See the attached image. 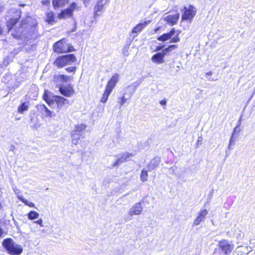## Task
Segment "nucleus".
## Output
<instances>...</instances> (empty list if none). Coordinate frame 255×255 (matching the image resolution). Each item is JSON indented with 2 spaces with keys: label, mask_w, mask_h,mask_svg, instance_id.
Returning <instances> with one entry per match:
<instances>
[{
  "label": "nucleus",
  "mask_w": 255,
  "mask_h": 255,
  "mask_svg": "<svg viewBox=\"0 0 255 255\" xmlns=\"http://www.w3.org/2000/svg\"><path fill=\"white\" fill-rule=\"evenodd\" d=\"M37 21L31 17L27 16L25 20H22L21 23L19 28H16L14 31H12L11 35L14 38H18L22 36H25L24 30L26 29L30 30L27 37L31 39H34L37 37V31L36 26Z\"/></svg>",
  "instance_id": "1"
},
{
  "label": "nucleus",
  "mask_w": 255,
  "mask_h": 255,
  "mask_svg": "<svg viewBox=\"0 0 255 255\" xmlns=\"http://www.w3.org/2000/svg\"><path fill=\"white\" fill-rule=\"evenodd\" d=\"M2 246L11 255H19L23 251L21 246L15 243L11 239L4 240Z\"/></svg>",
  "instance_id": "2"
},
{
  "label": "nucleus",
  "mask_w": 255,
  "mask_h": 255,
  "mask_svg": "<svg viewBox=\"0 0 255 255\" xmlns=\"http://www.w3.org/2000/svg\"><path fill=\"white\" fill-rule=\"evenodd\" d=\"M76 61V58L74 54H68L57 57L54 64L59 68H62L67 65H70Z\"/></svg>",
  "instance_id": "3"
},
{
  "label": "nucleus",
  "mask_w": 255,
  "mask_h": 255,
  "mask_svg": "<svg viewBox=\"0 0 255 255\" xmlns=\"http://www.w3.org/2000/svg\"><path fill=\"white\" fill-rule=\"evenodd\" d=\"M53 48L55 52L59 53H66L74 50V47L67 43L65 39H61L55 43Z\"/></svg>",
  "instance_id": "4"
},
{
  "label": "nucleus",
  "mask_w": 255,
  "mask_h": 255,
  "mask_svg": "<svg viewBox=\"0 0 255 255\" xmlns=\"http://www.w3.org/2000/svg\"><path fill=\"white\" fill-rule=\"evenodd\" d=\"M81 6L78 5L77 3L73 2L66 9L62 10L58 14V18L60 19H66L72 17L73 15V11L79 10Z\"/></svg>",
  "instance_id": "5"
},
{
  "label": "nucleus",
  "mask_w": 255,
  "mask_h": 255,
  "mask_svg": "<svg viewBox=\"0 0 255 255\" xmlns=\"http://www.w3.org/2000/svg\"><path fill=\"white\" fill-rule=\"evenodd\" d=\"M9 14L11 16L9 20L7 22L8 31L12 30V27L16 23L17 20L20 18L21 12L15 8H11L9 11Z\"/></svg>",
  "instance_id": "6"
},
{
  "label": "nucleus",
  "mask_w": 255,
  "mask_h": 255,
  "mask_svg": "<svg viewBox=\"0 0 255 255\" xmlns=\"http://www.w3.org/2000/svg\"><path fill=\"white\" fill-rule=\"evenodd\" d=\"M110 0H97L93 8L94 19L99 16L105 10V6L108 4Z\"/></svg>",
  "instance_id": "7"
},
{
  "label": "nucleus",
  "mask_w": 255,
  "mask_h": 255,
  "mask_svg": "<svg viewBox=\"0 0 255 255\" xmlns=\"http://www.w3.org/2000/svg\"><path fill=\"white\" fill-rule=\"evenodd\" d=\"M196 13V9L192 5H189L188 7L185 6L183 13L182 15V20H189L191 21Z\"/></svg>",
  "instance_id": "8"
},
{
  "label": "nucleus",
  "mask_w": 255,
  "mask_h": 255,
  "mask_svg": "<svg viewBox=\"0 0 255 255\" xmlns=\"http://www.w3.org/2000/svg\"><path fill=\"white\" fill-rule=\"evenodd\" d=\"M218 245L219 248L226 255L230 254L234 248V246L232 243L226 240L219 241Z\"/></svg>",
  "instance_id": "9"
},
{
  "label": "nucleus",
  "mask_w": 255,
  "mask_h": 255,
  "mask_svg": "<svg viewBox=\"0 0 255 255\" xmlns=\"http://www.w3.org/2000/svg\"><path fill=\"white\" fill-rule=\"evenodd\" d=\"M150 23V20L144 21L139 24H137L135 27L133 28L131 33V36L134 38L137 34L140 32L144 27Z\"/></svg>",
  "instance_id": "10"
},
{
  "label": "nucleus",
  "mask_w": 255,
  "mask_h": 255,
  "mask_svg": "<svg viewBox=\"0 0 255 255\" xmlns=\"http://www.w3.org/2000/svg\"><path fill=\"white\" fill-rule=\"evenodd\" d=\"M59 91L62 95L67 97H70L74 94L73 87L71 85L61 86Z\"/></svg>",
  "instance_id": "11"
},
{
  "label": "nucleus",
  "mask_w": 255,
  "mask_h": 255,
  "mask_svg": "<svg viewBox=\"0 0 255 255\" xmlns=\"http://www.w3.org/2000/svg\"><path fill=\"white\" fill-rule=\"evenodd\" d=\"M54 100L57 104L58 111L61 109L64 105L66 104L68 105L69 104V101L62 97L56 96H54Z\"/></svg>",
  "instance_id": "12"
},
{
  "label": "nucleus",
  "mask_w": 255,
  "mask_h": 255,
  "mask_svg": "<svg viewBox=\"0 0 255 255\" xmlns=\"http://www.w3.org/2000/svg\"><path fill=\"white\" fill-rule=\"evenodd\" d=\"M133 156L132 153H130L128 152H124L123 153L120 157L118 158L117 161L115 163L114 166H118L122 163L127 161L128 159L131 157Z\"/></svg>",
  "instance_id": "13"
},
{
  "label": "nucleus",
  "mask_w": 255,
  "mask_h": 255,
  "mask_svg": "<svg viewBox=\"0 0 255 255\" xmlns=\"http://www.w3.org/2000/svg\"><path fill=\"white\" fill-rule=\"evenodd\" d=\"M180 14L176 13L174 15H168L163 17L164 21L171 25L175 24L179 18Z\"/></svg>",
  "instance_id": "14"
},
{
  "label": "nucleus",
  "mask_w": 255,
  "mask_h": 255,
  "mask_svg": "<svg viewBox=\"0 0 255 255\" xmlns=\"http://www.w3.org/2000/svg\"><path fill=\"white\" fill-rule=\"evenodd\" d=\"M165 54H163V52H158L155 54L153 55L151 57L152 61L156 64H160L164 63V57Z\"/></svg>",
  "instance_id": "15"
},
{
  "label": "nucleus",
  "mask_w": 255,
  "mask_h": 255,
  "mask_svg": "<svg viewBox=\"0 0 255 255\" xmlns=\"http://www.w3.org/2000/svg\"><path fill=\"white\" fill-rule=\"evenodd\" d=\"M119 81V75L115 74L108 83L106 89L112 91L114 87Z\"/></svg>",
  "instance_id": "16"
},
{
  "label": "nucleus",
  "mask_w": 255,
  "mask_h": 255,
  "mask_svg": "<svg viewBox=\"0 0 255 255\" xmlns=\"http://www.w3.org/2000/svg\"><path fill=\"white\" fill-rule=\"evenodd\" d=\"M142 210V207L140 203H137L134 205L129 210V214L139 215L141 213Z\"/></svg>",
  "instance_id": "17"
},
{
  "label": "nucleus",
  "mask_w": 255,
  "mask_h": 255,
  "mask_svg": "<svg viewBox=\"0 0 255 255\" xmlns=\"http://www.w3.org/2000/svg\"><path fill=\"white\" fill-rule=\"evenodd\" d=\"M175 30L172 28L170 31L167 33H164L157 38V40L160 41L164 42L171 39L175 34Z\"/></svg>",
  "instance_id": "18"
},
{
  "label": "nucleus",
  "mask_w": 255,
  "mask_h": 255,
  "mask_svg": "<svg viewBox=\"0 0 255 255\" xmlns=\"http://www.w3.org/2000/svg\"><path fill=\"white\" fill-rule=\"evenodd\" d=\"M160 162V157H155L154 158L152 159L148 165V170L149 171H151V170L155 169L158 166Z\"/></svg>",
  "instance_id": "19"
},
{
  "label": "nucleus",
  "mask_w": 255,
  "mask_h": 255,
  "mask_svg": "<svg viewBox=\"0 0 255 255\" xmlns=\"http://www.w3.org/2000/svg\"><path fill=\"white\" fill-rule=\"evenodd\" d=\"M207 214L208 211L206 209H203L201 210V211L198 213V215L195 220V222H197V223H199L204 221Z\"/></svg>",
  "instance_id": "20"
},
{
  "label": "nucleus",
  "mask_w": 255,
  "mask_h": 255,
  "mask_svg": "<svg viewBox=\"0 0 255 255\" xmlns=\"http://www.w3.org/2000/svg\"><path fill=\"white\" fill-rule=\"evenodd\" d=\"M38 108L41 111L44 112L47 117L51 118L56 116V114H54L52 112L48 110V108L44 105H38Z\"/></svg>",
  "instance_id": "21"
},
{
  "label": "nucleus",
  "mask_w": 255,
  "mask_h": 255,
  "mask_svg": "<svg viewBox=\"0 0 255 255\" xmlns=\"http://www.w3.org/2000/svg\"><path fill=\"white\" fill-rule=\"evenodd\" d=\"M86 127L87 126L85 124H77L75 126L74 129L72 131L77 133H79V134H82L83 131H84L86 129Z\"/></svg>",
  "instance_id": "22"
},
{
  "label": "nucleus",
  "mask_w": 255,
  "mask_h": 255,
  "mask_svg": "<svg viewBox=\"0 0 255 255\" xmlns=\"http://www.w3.org/2000/svg\"><path fill=\"white\" fill-rule=\"evenodd\" d=\"M71 134L72 143L75 145H77L78 143L81 134H79V133H77L73 131H71Z\"/></svg>",
  "instance_id": "23"
},
{
  "label": "nucleus",
  "mask_w": 255,
  "mask_h": 255,
  "mask_svg": "<svg viewBox=\"0 0 255 255\" xmlns=\"http://www.w3.org/2000/svg\"><path fill=\"white\" fill-rule=\"evenodd\" d=\"M69 0H53V5L54 7L63 6L68 3Z\"/></svg>",
  "instance_id": "24"
},
{
  "label": "nucleus",
  "mask_w": 255,
  "mask_h": 255,
  "mask_svg": "<svg viewBox=\"0 0 255 255\" xmlns=\"http://www.w3.org/2000/svg\"><path fill=\"white\" fill-rule=\"evenodd\" d=\"M46 21L49 24L54 21V14L52 11L47 12Z\"/></svg>",
  "instance_id": "25"
},
{
  "label": "nucleus",
  "mask_w": 255,
  "mask_h": 255,
  "mask_svg": "<svg viewBox=\"0 0 255 255\" xmlns=\"http://www.w3.org/2000/svg\"><path fill=\"white\" fill-rule=\"evenodd\" d=\"M111 92L112 91L105 89L104 93H103V96L101 99V102L102 103H106L107 101L108 97Z\"/></svg>",
  "instance_id": "26"
},
{
  "label": "nucleus",
  "mask_w": 255,
  "mask_h": 255,
  "mask_svg": "<svg viewBox=\"0 0 255 255\" xmlns=\"http://www.w3.org/2000/svg\"><path fill=\"white\" fill-rule=\"evenodd\" d=\"M29 105L27 103H23L18 108V112L19 113H23L28 110Z\"/></svg>",
  "instance_id": "27"
},
{
  "label": "nucleus",
  "mask_w": 255,
  "mask_h": 255,
  "mask_svg": "<svg viewBox=\"0 0 255 255\" xmlns=\"http://www.w3.org/2000/svg\"><path fill=\"white\" fill-rule=\"evenodd\" d=\"M18 199L24 203L25 205L30 207H34L35 206L33 202L26 200L22 197V196H18Z\"/></svg>",
  "instance_id": "28"
},
{
  "label": "nucleus",
  "mask_w": 255,
  "mask_h": 255,
  "mask_svg": "<svg viewBox=\"0 0 255 255\" xmlns=\"http://www.w3.org/2000/svg\"><path fill=\"white\" fill-rule=\"evenodd\" d=\"M50 93L48 90H45L43 94V99L49 105H50L52 103L50 100Z\"/></svg>",
  "instance_id": "29"
},
{
  "label": "nucleus",
  "mask_w": 255,
  "mask_h": 255,
  "mask_svg": "<svg viewBox=\"0 0 255 255\" xmlns=\"http://www.w3.org/2000/svg\"><path fill=\"white\" fill-rule=\"evenodd\" d=\"M177 48V46L175 45H170L167 48L164 49L162 51L163 52V54L165 55H168L169 52L172 51V50L175 49Z\"/></svg>",
  "instance_id": "30"
},
{
  "label": "nucleus",
  "mask_w": 255,
  "mask_h": 255,
  "mask_svg": "<svg viewBox=\"0 0 255 255\" xmlns=\"http://www.w3.org/2000/svg\"><path fill=\"white\" fill-rule=\"evenodd\" d=\"M57 80H60L63 82H66L70 79V77L64 75H58L55 76Z\"/></svg>",
  "instance_id": "31"
},
{
  "label": "nucleus",
  "mask_w": 255,
  "mask_h": 255,
  "mask_svg": "<svg viewBox=\"0 0 255 255\" xmlns=\"http://www.w3.org/2000/svg\"><path fill=\"white\" fill-rule=\"evenodd\" d=\"M39 214L35 211H31L28 214V217L29 219L33 220L38 218Z\"/></svg>",
  "instance_id": "32"
},
{
  "label": "nucleus",
  "mask_w": 255,
  "mask_h": 255,
  "mask_svg": "<svg viewBox=\"0 0 255 255\" xmlns=\"http://www.w3.org/2000/svg\"><path fill=\"white\" fill-rule=\"evenodd\" d=\"M148 174L146 170H143L140 174V179L142 181H146L147 180Z\"/></svg>",
  "instance_id": "33"
},
{
  "label": "nucleus",
  "mask_w": 255,
  "mask_h": 255,
  "mask_svg": "<svg viewBox=\"0 0 255 255\" xmlns=\"http://www.w3.org/2000/svg\"><path fill=\"white\" fill-rule=\"evenodd\" d=\"M128 47H125L123 49H122V53H123V54L124 55V56L125 57H127L129 55V52L128 51Z\"/></svg>",
  "instance_id": "34"
},
{
  "label": "nucleus",
  "mask_w": 255,
  "mask_h": 255,
  "mask_svg": "<svg viewBox=\"0 0 255 255\" xmlns=\"http://www.w3.org/2000/svg\"><path fill=\"white\" fill-rule=\"evenodd\" d=\"M13 191H14V193L17 195V197L18 198V196H22L20 194V191L18 189L16 186H13L12 187Z\"/></svg>",
  "instance_id": "35"
},
{
  "label": "nucleus",
  "mask_w": 255,
  "mask_h": 255,
  "mask_svg": "<svg viewBox=\"0 0 255 255\" xmlns=\"http://www.w3.org/2000/svg\"><path fill=\"white\" fill-rule=\"evenodd\" d=\"M8 64H9V58L7 57L3 59L2 64V66L5 67V66H7Z\"/></svg>",
  "instance_id": "36"
},
{
  "label": "nucleus",
  "mask_w": 255,
  "mask_h": 255,
  "mask_svg": "<svg viewBox=\"0 0 255 255\" xmlns=\"http://www.w3.org/2000/svg\"><path fill=\"white\" fill-rule=\"evenodd\" d=\"M66 70L68 72H74L76 70V67H70L66 68Z\"/></svg>",
  "instance_id": "37"
},
{
  "label": "nucleus",
  "mask_w": 255,
  "mask_h": 255,
  "mask_svg": "<svg viewBox=\"0 0 255 255\" xmlns=\"http://www.w3.org/2000/svg\"><path fill=\"white\" fill-rule=\"evenodd\" d=\"M179 40H180L179 38L177 36H176L173 37L171 39L170 42H177L179 41Z\"/></svg>",
  "instance_id": "38"
},
{
  "label": "nucleus",
  "mask_w": 255,
  "mask_h": 255,
  "mask_svg": "<svg viewBox=\"0 0 255 255\" xmlns=\"http://www.w3.org/2000/svg\"><path fill=\"white\" fill-rule=\"evenodd\" d=\"M127 101V99L124 96H123L121 98V101L120 102V104L121 106H123Z\"/></svg>",
  "instance_id": "39"
},
{
  "label": "nucleus",
  "mask_w": 255,
  "mask_h": 255,
  "mask_svg": "<svg viewBox=\"0 0 255 255\" xmlns=\"http://www.w3.org/2000/svg\"><path fill=\"white\" fill-rule=\"evenodd\" d=\"M164 46L163 45H159L156 47L155 51H158L161 50H163Z\"/></svg>",
  "instance_id": "40"
},
{
  "label": "nucleus",
  "mask_w": 255,
  "mask_h": 255,
  "mask_svg": "<svg viewBox=\"0 0 255 255\" xmlns=\"http://www.w3.org/2000/svg\"><path fill=\"white\" fill-rule=\"evenodd\" d=\"M161 105L165 106L166 104V101L165 100H162L160 102Z\"/></svg>",
  "instance_id": "41"
},
{
  "label": "nucleus",
  "mask_w": 255,
  "mask_h": 255,
  "mask_svg": "<svg viewBox=\"0 0 255 255\" xmlns=\"http://www.w3.org/2000/svg\"><path fill=\"white\" fill-rule=\"evenodd\" d=\"M31 127L34 129H37L39 127V125H32Z\"/></svg>",
  "instance_id": "42"
},
{
  "label": "nucleus",
  "mask_w": 255,
  "mask_h": 255,
  "mask_svg": "<svg viewBox=\"0 0 255 255\" xmlns=\"http://www.w3.org/2000/svg\"><path fill=\"white\" fill-rule=\"evenodd\" d=\"M76 29V23L74 22V28L71 30V32H74Z\"/></svg>",
  "instance_id": "43"
},
{
  "label": "nucleus",
  "mask_w": 255,
  "mask_h": 255,
  "mask_svg": "<svg viewBox=\"0 0 255 255\" xmlns=\"http://www.w3.org/2000/svg\"><path fill=\"white\" fill-rule=\"evenodd\" d=\"M234 142V140H233V135L232 136L230 140V141H229V143H230V144H232V143Z\"/></svg>",
  "instance_id": "44"
},
{
  "label": "nucleus",
  "mask_w": 255,
  "mask_h": 255,
  "mask_svg": "<svg viewBox=\"0 0 255 255\" xmlns=\"http://www.w3.org/2000/svg\"><path fill=\"white\" fill-rule=\"evenodd\" d=\"M48 2H49V0H44L42 1V3L44 4H46Z\"/></svg>",
  "instance_id": "45"
},
{
  "label": "nucleus",
  "mask_w": 255,
  "mask_h": 255,
  "mask_svg": "<svg viewBox=\"0 0 255 255\" xmlns=\"http://www.w3.org/2000/svg\"><path fill=\"white\" fill-rule=\"evenodd\" d=\"M42 219H39L37 221V222H35V223H42Z\"/></svg>",
  "instance_id": "46"
},
{
  "label": "nucleus",
  "mask_w": 255,
  "mask_h": 255,
  "mask_svg": "<svg viewBox=\"0 0 255 255\" xmlns=\"http://www.w3.org/2000/svg\"><path fill=\"white\" fill-rule=\"evenodd\" d=\"M2 234V231L1 229L0 228V237L1 236Z\"/></svg>",
  "instance_id": "47"
},
{
  "label": "nucleus",
  "mask_w": 255,
  "mask_h": 255,
  "mask_svg": "<svg viewBox=\"0 0 255 255\" xmlns=\"http://www.w3.org/2000/svg\"><path fill=\"white\" fill-rule=\"evenodd\" d=\"M206 74L207 75H212V72H208V73H207Z\"/></svg>",
  "instance_id": "48"
},
{
  "label": "nucleus",
  "mask_w": 255,
  "mask_h": 255,
  "mask_svg": "<svg viewBox=\"0 0 255 255\" xmlns=\"http://www.w3.org/2000/svg\"><path fill=\"white\" fill-rule=\"evenodd\" d=\"M77 34H78L79 35H83V33H81V32H78L77 33Z\"/></svg>",
  "instance_id": "49"
},
{
  "label": "nucleus",
  "mask_w": 255,
  "mask_h": 255,
  "mask_svg": "<svg viewBox=\"0 0 255 255\" xmlns=\"http://www.w3.org/2000/svg\"><path fill=\"white\" fill-rule=\"evenodd\" d=\"M231 144H230V143H229V144L228 145V148L229 149H231Z\"/></svg>",
  "instance_id": "50"
},
{
  "label": "nucleus",
  "mask_w": 255,
  "mask_h": 255,
  "mask_svg": "<svg viewBox=\"0 0 255 255\" xmlns=\"http://www.w3.org/2000/svg\"><path fill=\"white\" fill-rule=\"evenodd\" d=\"M2 10V7H0V12H1Z\"/></svg>",
  "instance_id": "51"
},
{
  "label": "nucleus",
  "mask_w": 255,
  "mask_h": 255,
  "mask_svg": "<svg viewBox=\"0 0 255 255\" xmlns=\"http://www.w3.org/2000/svg\"><path fill=\"white\" fill-rule=\"evenodd\" d=\"M1 203H0V209L1 208Z\"/></svg>",
  "instance_id": "52"
},
{
  "label": "nucleus",
  "mask_w": 255,
  "mask_h": 255,
  "mask_svg": "<svg viewBox=\"0 0 255 255\" xmlns=\"http://www.w3.org/2000/svg\"><path fill=\"white\" fill-rule=\"evenodd\" d=\"M24 4L20 5V6H24Z\"/></svg>",
  "instance_id": "53"
}]
</instances>
